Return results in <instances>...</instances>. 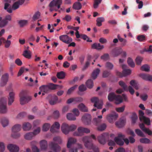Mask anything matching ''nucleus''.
<instances>
[{"mask_svg":"<svg viewBox=\"0 0 152 152\" xmlns=\"http://www.w3.org/2000/svg\"><path fill=\"white\" fill-rule=\"evenodd\" d=\"M50 127V124L48 123L45 124L42 127V131L46 132L48 130Z\"/></svg>","mask_w":152,"mask_h":152,"instance_id":"09e8293b","label":"nucleus"},{"mask_svg":"<svg viewBox=\"0 0 152 152\" xmlns=\"http://www.w3.org/2000/svg\"><path fill=\"white\" fill-rule=\"evenodd\" d=\"M78 107L82 112H88V109L85 105L83 103L80 104L78 106Z\"/></svg>","mask_w":152,"mask_h":152,"instance_id":"6ab92c4d","label":"nucleus"},{"mask_svg":"<svg viewBox=\"0 0 152 152\" xmlns=\"http://www.w3.org/2000/svg\"><path fill=\"white\" fill-rule=\"evenodd\" d=\"M1 123L3 127L7 126L9 124V121L7 118L3 117L1 118Z\"/></svg>","mask_w":152,"mask_h":152,"instance_id":"2f4dec72","label":"nucleus"},{"mask_svg":"<svg viewBox=\"0 0 152 152\" xmlns=\"http://www.w3.org/2000/svg\"><path fill=\"white\" fill-rule=\"evenodd\" d=\"M130 84L135 89L138 90L139 88V84L135 80H132L130 82Z\"/></svg>","mask_w":152,"mask_h":152,"instance_id":"393cba45","label":"nucleus"},{"mask_svg":"<svg viewBox=\"0 0 152 152\" xmlns=\"http://www.w3.org/2000/svg\"><path fill=\"white\" fill-rule=\"evenodd\" d=\"M60 125L57 122H55L51 126L50 131L51 132L54 133L57 132L56 129H59L60 128Z\"/></svg>","mask_w":152,"mask_h":152,"instance_id":"dca6fc26","label":"nucleus"},{"mask_svg":"<svg viewBox=\"0 0 152 152\" xmlns=\"http://www.w3.org/2000/svg\"><path fill=\"white\" fill-rule=\"evenodd\" d=\"M78 86L76 85L70 88L67 92V95H70L75 90V89Z\"/></svg>","mask_w":152,"mask_h":152,"instance_id":"a19ab883","label":"nucleus"},{"mask_svg":"<svg viewBox=\"0 0 152 152\" xmlns=\"http://www.w3.org/2000/svg\"><path fill=\"white\" fill-rule=\"evenodd\" d=\"M49 145L50 149L54 152H58L61 150L60 146L58 144L53 142H51L49 143Z\"/></svg>","mask_w":152,"mask_h":152,"instance_id":"1a4fd4ad","label":"nucleus"},{"mask_svg":"<svg viewBox=\"0 0 152 152\" xmlns=\"http://www.w3.org/2000/svg\"><path fill=\"white\" fill-rule=\"evenodd\" d=\"M21 128V125L19 124H17L14 125L12 128V131L14 132V134H12V137L14 138H17L20 136V134L18 133H15L18 132L20 130Z\"/></svg>","mask_w":152,"mask_h":152,"instance_id":"39448f33","label":"nucleus"},{"mask_svg":"<svg viewBox=\"0 0 152 152\" xmlns=\"http://www.w3.org/2000/svg\"><path fill=\"white\" fill-rule=\"evenodd\" d=\"M109 58V55L108 53H105L101 57V58L104 60H107Z\"/></svg>","mask_w":152,"mask_h":152,"instance_id":"0e129e2a","label":"nucleus"},{"mask_svg":"<svg viewBox=\"0 0 152 152\" xmlns=\"http://www.w3.org/2000/svg\"><path fill=\"white\" fill-rule=\"evenodd\" d=\"M23 55L25 57L28 59L31 58V57L30 51H28L27 50H25L23 53Z\"/></svg>","mask_w":152,"mask_h":152,"instance_id":"4c0bfd02","label":"nucleus"},{"mask_svg":"<svg viewBox=\"0 0 152 152\" xmlns=\"http://www.w3.org/2000/svg\"><path fill=\"white\" fill-rule=\"evenodd\" d=\"M118 117V114L116 113L114 114H110L107 115V118L110 123H113L117 118Z\"/></svg>","mask_w":152,"mask_h":152,"instance_id":"9b49d317","label":"nucleus"},{"mask_svg":"<svg viewBox=\"0 0 152 152\" xmlns=\"http://www.w3.org/2000/svg\"><path fill=\"white\" fill-rule=\"evenodd\" d=\"M61 130L63 133L65 134H68L69 132V125L66 123L63 124L61 126Z\"/></svg>","mask_w":152,"mask_h":152,"instance_id":"2eb2a0df","label":"nucleus"},{"mask_svg":"<svg viewBox=\"0 0 152 152\" xmlns=\"http://www.w3.org/2000/svg\"><path fill=\"white\" fill-rule=\"evenodd\" d=\"M150 67L146 64H144L140 68L141 70L145 71L146 72H148L150 71Z\"/></svg>","mask_w":152,"mask_h":152,"instance_id":"e433bc0d","label":"nucleus"},{"mask_svg":"<svg viewBox=\"0 0 152 152\" xmlns=\"http://www.w3.org/2000/svg\"><path fill=\"white\" fill-rule=\"evenodd\" d=\"M142 121H143L145 124L148 125H150V119L146 117H145L142 119Z\"/></svg>","mask_w":152,"mask_h":152,"instance_id":"3c124183","label":"nucleus"},{"mask_svg":"<svg viewBox=\"0 0 152 152\" xmlns=\"http://www.w3.org/2000/svg\"><path fill=\"white\" fill-rule=\"evenodd\" d=\"M116 96V95L114 93H110L108 96V99L109 101L112 102L115 100Z\"/></svg>","mask_w":152,"mask_h":152,"instance_id":"473e14b6","label":"nucleus"},{"mask_svg":"<svg viewBox=\"0 0 152 152\" xmlns=\"http://www.w3.org/2000/svg\"><path fill=\"white\" fill-rule=\"evenodd\" d=\"M7 99L5 98H2L0 100V112L1 113H5L7 112L6 107Z\"/></svg>","mask_w":152,"mask_h":152,"instance_id":"7ed1b4c3","label":"nucleus"},{"mask_svg":"<svg viewBox=\"0 0 152 152\" xmlns=\"http://www.w3.org/2000/svg\"><path fill=\"white\" fill-rule=\"evenodd\" d=\"M105 66L106 68L112 70L113 69L114 66L113 64L112 63L109 62H107L105 64Z\"/></svg>","mask_w":152,"mask_h":152,"instance_id":"8fccbe9b","label":"nucleus"},{"mask_svg":"<svg viewBox=\"0 0 152 152\" xmlns=\"http://www.w3.org/2000/svg\"><path fill=\"white\" fill-rule=\"evenodd\" d=\"M91 48L100 50H102L104 48V46L103 45H101L100 43H95L92 45Z\"/></svg>","mask_w":152,"mask_h":152,"instance_id":"a211bd4d","label":"nucleus"},{"mask_svg":"<svg viewBox=\"0 0 152 152\" xmlns=\"http://www.w3.org/2000/svg\"><path fill=\"white\" fill-rule=\"evenodd\" d=\"M58 98L56 96H54L50 100L49 103L51 105H53L56 104L58 100Z\"/></svg>","mask_w":152,"mask_h":152,"instance_id":"c9c22d12","label":"nucleus"},{"mask_svg":"<svg viewBox=\"0 0 152 152\" xmlns=\"http://www.w3.org/2000/svg\"><path fill=\"white\" fill-rule=\"evenodd\" d=\"M91 138L96 140V138L94 134L91 136H85L82 138V141L84 143L85 146L88 149H90L92 147L93 143Z\"/></svg>","mask_w":152,"mask_h":152,"instance_id":"f257e3e1","label":"nucleus"},{"mask_svg":"<svg viewBox=\"0 0 152 152\" xmlns=\"http://www.w3.org/2000/svg\"><path fill=\"white\" fill-rule=\"evenodd\" d=\"M28 21L26 20H21L19 21L18 24L20 27H22L26 26L28 23Z\"/></svg>","mask_w":152,"mask_h":152,"instance_id":"79ce46f5","label":"nucleus"},{"mask_svg":"<svg viewBox=\"0 0 152 152\" xmlns=\"http://www.w3.org/2000/svg\"><path fill=\"white\" fill-rule=\"evenodd\" d=\"M135 133L138 136L141 137H143L144 136V134L139 129H137L135 130Z\"/></svg>","mask_w":152,"mask_h":152,"instance_id":"680f3d73","label":"nucleus"},{"mask_svg":"<svg viewBox=\"0 0 152 152\" xmlns=\"http://www.w3.org/2000/svg\"><path fill=\"white\" fill-rule=\"evenodd\" d=\"M62 0H53L49 4L50 7H57L58 9L60 8V6L62 3Z\"/></svg>","mask_w":152,"mask_h":152,"instance_id":"6e6552de","label":"nucleus"},{"mask_svg":"<svg viewBox=\"0 0 152 152\" xmlns=\"http://www.w3.org/2000/svg\"><path fill=\"white\" fill-rule=\"evenodd\" d=\"M26 113L25 112H21L17 116V118H18L20 119L25 117L26 115Z\"/></svg>","mask_w":152,"mask_h":152,"instance_id":"338daca9","label":"nucleus"},{"mask_svg":"<svg viewBox=\"0 0 152 152\" xmlns=\"http://www.w3.org/2000/svg\"><path fill=\"white\" fill-rule=\"evenodd\" d=\"M132 124H134L136 122V121L138 118V117L137 115L135 113H134L133 114L132 116Z\"/></svg>","mask_w":152,"mask_h":152,"instance_id":"a18cd8bd","label":"nucleus"},{"mask_svg":"<svg viewBox=\"0 0 152 152\" xmlns=\"http://www.w3.org/2000/svg\"><path fill=\"white\" fill-rule=\"evenodd\" d=\"M127 63L129 66L133 68L135 66V64L133 60L130 58H129L127 60Z\"/></svg>","mask_w":152,"mask_h":152,"instance_id":"37998d69","label":"nucleus"},{"mask_svg":"<svg viewBox=\"0 0 152 152\" xmlns=\"http://www.w3.org/2000/svg\"><path fill=\"white\" fill-rule=\"evenodd\" d=\"M34 136L32 132H30L24 135L25 138L27 140H31Z\"/></svg>","mask_w":152,"mask_h":152,"instance_id":"58836bf2","label":"nucleus"},{"mask_svg":"<svg viewBox=\"0 0 152 152\" xmlns=\"http://www.w3.org/2000/svg\"><path fill=\"white\" fill-rule=\"evenodd\" d=\"M140 142L143 143H150L151 141L150 140L147 138H141L140 139Z\"/></svg>","mask_w":152,"mask_h":152,"instance_id":"603ef678","label":"nucleus"},{"mask_svg":"<svg viewBox=\"0 0 152 152\" xmlns=\"http://www.w3.org/2000/svg\"><path fill=\"white\" fill-rule=\"evenodd\" d=\"M8 77H2L0 83V85L1 86H3L5 85L8 81Z\"/></svg>","mask_w":152,"mask_h":152,"instance_id":"cd10ccee","label":"nucleus"},{"mask_svg":"<svg viewBox=\"0 0 152 152\" xmlns=\"http://www.w3.org/2000/svg\"><path fill=\"white\" fill-rule=\"evenodd\" d=\"M59 39L60 40L66 44H69L72 40V39L67 35H63L60 36L59 37Z\"/></svg>","mask_w":152,"mask_h":152,"instance_id":"0eeeda50","label":"nucleus"},{"mask_svg":"<svg viewBox=\"0 0 152 152\" xmlns=\"http://www.w3.org/2000/svg\"><path fill=\"white\" fill-rule=\"evenodd\" d=\"M107 137V133H103L98 137V140L99 143L104 145L105 143L106 139Z\"/></svg>","mask_w":152,"mask_h":152,"instance_id":"f8f14e48","label":"nucleus"},{"mask_svg":"<svg viewBox=\"0 0 152 152\" xmlns=\"http://www.w3.org/2000/svg\"><path fill=\"white\" fill-rule=\"evenodd\" d=\"M15 93L13 92H10L9 95L8 97V105H11L12 103L14 101Z\"/></svg>","mask_w":152,"mask_h":152,"instance_id":"f3484780","label":"nucleus"},{"mask_svg":"<svg viewBox=\"0 0 152 152\" xmlns=\"http://www.w3.org/2000/svg\"><path fill=\"white\" fill-rule=\"evenodd\" d=\"M100 72V70L99 69H96L93 71L92 73V76H97Z\"/></svg>","mask_w":152,"mask_h":152,"instance_id":"69168bd1","label":"nucleus"},{"mask_svg":"<svg viewBox=\"0 0 152 152\" xmlns=\"http://www.w3.org/2000/svg\"><path fill=\"white\" fill-rule=\"evenodd\" d=\"M119 84L123 88L124 91H127L128 90L131 95H133L134 94V91L131 86H129L128 87L122 81H120L119 82Z\"/></svg>","mask_w":152,"mask_h":152,"instance_id":"20e7f679","label":"nucleus"},{"mask_svg":"<svg viewBox=\"0 0 152 152\" xmlns=\"http://www.w3.org/2000/svg\"><path fill=\"white\" fill-rule=\"evenodd\" d=\"M36 142L35 141L32 142L31 143V145H33L32 147V149L33 152H39V149L35 145H33L34 143H35Z\"/></svg>","mask_w":152,"mask_h":152,"instance_id":"c03bdc74","label":"nucleus"},{"mask_svg":"<svg viewBox=\"0 0 152 152\" xmlns=\"http://www.w3.org/2000/svg\"><path fill=\"white\" fill-rule=\"evenodd\" d=\"M86 84L88 88L89 89L92 88L94 86L93 81L91 79H89L87 81L86 83Z\"/></svg>","mask_w":152,"mask_h":152,"instance_id":"c85d7f7f","label":"nucleus"},{"mask_svg":"<svg viewBox=\"0 0 152 152\" xmlns=\"http://www.w3.org/2000/svg\"><path fill=\"white\" fill-rule=\"evenodd\" d=\"M102 0H94V8H96L98 7L99 5L101 3Z\"/></svg>","mask_w":152,"mask_h":152,"instance_id":"5fc2aeb1","label":"nucleus"},{"mask_svg":"<svg viewBox=\"0 0 152 152\" xmlns=\"http://www.w3.org/2000/svg\"><path fill=\"white\" fill-rule=\"evenodd\" d=\"M5 149V146L4 142H0V152H3Z\"/></svg>","mask_w":152,"mask_h":152,"instance_id":"e2e57ef3","label":"nucleus"},{"mask_svg":"<svg viewBox=\"0 0 152 152\" xmlns=\"http://www.w3.org/2000/svg\"><path fill=\"white\" fill-rule=\"evenodd\" d=\"M7 148L10 152H18L19 149L18 146L12 144H8Z\"/></svg>","mask_w":152,"mask_h":152,"instance_id":"9d476101","label":"nucleus"},{"mask_svg":"<svg viewBox=\"0 0 152 152\" xmlns=\"http://www.w3.org/2000/svg\"><path fill=\"white\" fill-rule=\"evenodd\" d=\"M106 127V125L105 124H103L97 127L98 130L102 131L104 130Z\"/></svg>","mask_w":152,"mask_h":152,"instance_id":"6e6d98bb","label":"nucleus"},{"mask_svg":"<svg viewBox=\"0 0 152 152\" xmlns=\"http://www.w3.org/2000/svg\"><path fill=\"white\" fill-rule=\"evenodd\" d=\"M31 127V124L28 122L24 123L23 124V129L24 131H29Z\"/></svg>","mask_w":152,"mask_h":152,"instance_id":"4be33fe9","label":"nucleus"},{"mask_svg":"<svg viewBox=\"0 0 152 152\" xmlns=\"http://www.w3.org/2000/svg\"><path fill=\"white\" fill-rule=\"evenodd\" d=\"M49 89L50 91L51 90H54L56 88V87L58 85H55L52 83H50L48 85Z\"/></svg>","mask_w":152,"mask_h":152,"instance_id":"052dcab7","label":"nucleus"},{"mask_svg":"<svg viewBox=\"0 0 152 152\" xmlns=\"http://www.w3.org/2000/svg\"><path fill=\"white\" fill-rule=\"evenodd\" d=\"M66 117L69 120H76V118L75 115L72 113H68L66 115Z\"/></svg>","mask_w":152,"mask_h":152,"instance_id":"ea45409f","label":"nucleus"},{"mask_svg":"<svg viewBox=\"0 0 152 152\" xmlns=\"http://www.w3.org/2000/svg\"><path fill=\"white\" fill-rule=\"evenodd\" d=\"M41 148L42 150H46L48 147V143L45 140H41L40 142Z\"/></svg>","mask_w":152,"mask_h":152,"instance_id":"5701e85b","label":"nucleus"},{"mask_svg":"<svg viewBox=\"0 0 152 152\" xmlns=\"http://www.w3.org/2000/svg\"><path fill=\"white\" fill-rule=\"evenodd\" d=\"M39 89L40 91L45 93H48L50 91L48 85H42L39 87Z\"/></svg>","mask_w":152,"mask_h":152,"instance_id":"412c9836","label":"nucleus"},{"mask_svg":"<svg viewBox=\"0 0 152 152\" xmlns=\"http://www.w3.org/2000/svg\"><path fill=\"white\" fill-rule=\"evenodd\" d=\"M82 120L85 124H90L91 120V115L89 114H85L83 116Z\"/></svg>","mask_w":152,"mask_h":152,"instance_id":"4468645a","label":"nucleus"},{"mask_svg":"<svg viewBox=\"0 0 152 152\" xmlns=\"http://www.w3.org/2000/svg\"><path fill=\"white\" fill-rule=\"evenodd\" d=\"M93 122L96 125H98L101 123V120L98 118H95L93 119Z\"/></svg>","mask_w":152,"mask_h":152,"instance_id":"864d4df0","label":"nucleus"},{"mask_svg":"<svg viewBox=\"0 0 152 152\" xmlns=\"http://www.w3.org/2000/svg\"><path fill=\"white\" fill-rule=\"evenodd\" d=\"M122 52V50L121 49L115 48L112 50L111 55L113 57H116L121 54Z\"/></svg>","mask_w":152,"mask_h":152,"instance_id":"ddd939ff","label":"nucleus"},{"mask_svg":"<svg viewBox=\"0 0 152 152\" xmlns=\"http://www.w3.org/2000/svg\"><path fill=\"white\" fill-rule=\"evenodd\" d=\"M115 142L118 145L120 146L123 145L124 144V141L123 140L118 138V137H115L114 139Z\"/></svg>","mask_w":152,"mask_h":152,"instance_id":"f704fd0d","label":"nucleus"},{"mask_svg":"<svg viewBox=\"0 0 152 152\" xmlns=\"http://www.w3.org/2000/svg\"><path fill=\"white\" fill-rule=\"evenodd\" d=\"M126 66L125 65H122V67L123 70V73L124 75H129L131 72V71L129 69H125L126 68Z\"/></svg>","mask_w":152,"mask_h":152,"instance_id":"bb28decb","label":"nucleus"},{"mask_svg":"<svg viewBox=\"0 0 152 152\" xmlns=\"http://www.w3.org/2000/svg\"><path fill=\"white\" fill-rule=\"evenodd\" d=\"M115 103L117 104H119L122 102V98L120 95H116L115 99Z\"/></svg>","mask_w":152,"mask_h":152,"instance_id":"72a5a7b5","label":"nucleus"},{"mask_svg":"<svg viewBox=\"0 0 152 152\" xmlns=\"http://www.w3.org/2000/svg\"><path fill=\"white\" fill-rule=\"evenodd\" d=\"M91 100L92 102L94 103V106L95 107H97L98 109H102L103 102L102 101H100L97 97H93L91 99Z\"/></svg>","mask_w":152,"mask_h":152,"instance_id":"423d86ee","label":"nucleus"},{"mask_svg":"<svg viewBox=\"0 0 152 152\" xmlns=\"http://www.w3.org/2000/svg\"><path fill=\"white\" fill-rule=\"evenodd\" d=\"M142 60V58L140 56L137 57L135 59L136 63L137 65H140Z\"/></svg>","mask_w":152,"mask_h":152,"instance_id":"13d9d810","label":"nucleus"},{"mask_svg":"<svg viewBox=\"0 0 152 152\" xmlns=\"http://www.w3.org/2000/svg\"><path fill=\"white\" fill-rule=\"evenodd\" d=\"M125 123L124 120L121 119L119 121L115 122V124L117 127L121 128L124 126Z\"/></svg>","mask_w":152,"mask_h":152,"instance_id":"aec40b11","label":"nucleus"},{"mask_svg":"<svg viewBox=\"0 0 152 152\" xmlns=\"http://www.w3.org/2000/svg\"><path fill=\"white\" fill-rule=\"evenodd\" d=\"M104 18L103 17H99L97 18L96 21V25L98 26H100L102 25V22L104 21Z\"/></svg>","mask_w":152,"mask_h":152,"instance_id":"7c9ffc66","label":"nucleus"},{"mask_svg":"<svg viewBox=\"0 0 152 152\" xmlns=\"http://www.w3.org/2000/svg\"><path fill=\"white\" fill-rule=\"evenodd\" d=\"M76 142V140L73 138H70L69 139L67 143V147L69 148L72 144H74Z\"/></svg>","mask_w":152,"mask_h":152,"instance_id":"b1692460","label":"nucleus"},{"mask_svg":"<svg viewBox=\"0 0 152 152\" xmlns=\"http://www.w3.org/2000/svg\"><path fill=\"white\" fill-rule=\"evenodd\" d=\"M20 104L23 105L26 103H28L32 99L31 96H27L25 91H23L20 92L19 94Z\"/></svg>","mask_w":152,"mask_h":152,"instance_id":"f03ea898","label":"nucleus"},{"mask_svg":"<svg viewBox=\"0 0 152 152\" xmlns=\"http://www.w3.org/2000/svg\"><path fill=\"white\" fill-rule=\"evenodd\" d=\"M74 103L76 104L77 103H79L82 102L83 101V99L81 97H74Z\"/></svg>","mask_w":152,"mask_h":152,"instance_id":"49530a36","label":"nucleus"},{"mask_svg":"<svg viewBox=\"0 0 152 152\" xmlns=\"http://www.w3.org/2000/svg\"><path fill=\"white\" fill-rule=\"evenodd\" d=\"M40 15V12H37L35 13L34 15L32 18V19L34 20L35 21L39 18Z\"/></svg>","mask_w":152,"mask_h":152,"instance_id":"4d7b16f0","label":"nucleus"},{"mask_svg":"<svg viewBox=\"0 0 152 152\" xmlns=\"http://www.w3.org/2000/svg\"><path fill=\"white\" fill-rule=\"evenodd\" d=\"M77 130L81 133V134H82V135L83 133H88L90 132V131L88 129L82 127H78L77 129Z\"/></svg>","mask_w":152,"mask_h":152,"instance_id":"a878e982","label":"nucleus"},{"mask_svg":"<svg viewBox=\"0 0 152 152\" xmlns=\"http://www.w3.org/2000/svg\"><path fill=\"white\" fill-rule=\"evenodd\" d=\"M72 8L73 9L76 10H79L82 8V5L80 2H76L74 4Z\"/></svg>","mask_w":152,"mask_h":152,"instance_id":"c756f323","label":"nucleus"},{"mask_svg":"<svg viewBox=\"0 0 152 152\" xmlns=\"http://www.w3.org/2000/svg\"><path fill=\"white\" fill-rule=\"evenodd\" d=\"M145 39V35H139L137 37V39L140 42H142Z\"/></svg>","mask_w":152,"mask_h":152,"instance_id":"774afa93","label":"nucleus"},{"mask_svg":"<svg viewBox=\"0 0 152 152\" xmlns=\"http://www.w3.org/2000/svg\"><path fill=\"white\" fill-rule=\"evenodd\" d=\"M139 118L140 121H142V119L145 117L144 116V113L141 110L139 111Z\"/></svg>","mask_w":152,"mask_h":152,"instance_id":"bf43d9fd","label":"nucleus"},{"mask_svg":"<svg viewBox=\"0 0 152 152\" xmlns=\"http://www.w3.org/2000/svg\"><path fill=\"white\" fill-rule=\"evenodd\" d=\"M28 71V69L25 68L23 67H22L20 69L18 74V76H20L24 72H26Z\"/></svg>","mask_w":152,"mask_h":152,"instance_id":"de8ad7c7","label":"nucleus"}]
</instances>
